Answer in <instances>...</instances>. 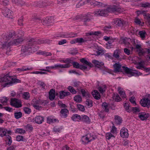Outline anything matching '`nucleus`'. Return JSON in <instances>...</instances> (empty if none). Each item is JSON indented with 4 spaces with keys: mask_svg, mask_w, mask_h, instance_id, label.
I'll return each instance as SVG.
<instances>
[{
    "mask_svg": "<svg viewBox=\"0 0 150 150\" xmlns=\"http://www.w3.org/2000/svg\"><path fill=\"white\" fill-rule=\"evenodd\" d=\"M122 68L127 74H130L132 76H134L136 74L135 72L133 71V70L132 69L129 68L127 67L122 66Z\"/></svg>",
    "mask_w": 150,
    "mask_h": 150,
    "instance_id": "21",
    "label": "nucleus"
},
{
    "mask_svg": "<svg viewBox=\"0 0 150 150\" xmlns=\"http://www.w3.org/2000/svg\"><path fill=\"white\" fill-rule=\"evenodd\" d=\"M37 53L38 55H43L45 56H48L52 55V54L51 52L45 51H39L37 52Z\"/></svg>",
    "mask_w": 150,
    "mask_h": 150,
    "instance_id": "28",
    "label": "nucleus"
},
{
    "mask_svg": "<svg viewBox=\"0 0 150 150\" xmlns=\"http://www.w3.org/2000/svg\"><path fill=\"white\" fill-rule=\"evenodd\" d=\"M37 44H35L34 42H33L32 45L29 46V51L30 52V54L35 52L36 51L37 49V47L35 46V45Z\"/></svg>",
    "mask_w": 150,
    "mask_h": 150,
    "instance_id": "26",
    "label": "nucleus"
},
{
    "mask_svg": "<svg viewBox=\"0 0 150 150\" xmlns=\"http://www.w3.org/2000/svg\"><path fill=\"white\" fill-rule=\"evenodd\" d=\"M150 116L149 113L145 112H141L139 113L138 117L142 121L146 120Z\"/></svg>",
    "mask_w": 150,
    "mask_h": 150,
    "instance_id": "18",
    "label": "nucleus"
},
{
    "mask_svg": "<svg viewBox=\"0 0 150 150\" xmlns=\"http://www.w3.org/2000/svg\"><path fill=\"white\" fill-rule=\"evenodd\" d=\"M74 100L79 103H81L82 101V98L81 96L79 95L75 96L74 98Z\"/></svg>",
    "mask_w": 150,
    "mask_h": 150,
    "instance_id": "39",
    "label": "nucleus"
},
{
    "mask_svg": "<svg viewBox=\"0 0 150 150\" xmlns=\"http://www.w3.org/2000/svg\"><path fill=\"white\" fill-rule=\"evenodd\" d=\"M10 105L16 108H21L22 106V105L20 101L17 99L12 98L11 100Z\"/></svg>",
    "mask_w": 150,
    "mask_h": 150,
    "instance_id": "12",
    "label": "nucleus"
},
{
    "mask_svg": "<svg viewBox=\"0 0 150 150\" xmlns=\"http://www.w3.org/2000/svg\"><path fill=\"white\" fill-rule=\"evenodd\" d=\"M106 138V139L109 140L112 137H115L110 132H108L107 133L105 134Z\"/></svg>",
    "mask_w": 150,
    "mask_h": 150,
    "instance_id": "58",
    "label": "nucleus"
},
{
    "mask_svg": "<svg viewBox=\"0 0 150 150\" xmlns=\"http://www.w3.org/2000/svg\"><path fill=\"white\" fill-rule=\"evenodd\" d=\"M80 61L81 63L84 64H86L90 68H91L94 67V65L95 67L98 68H100L102 66L104 65V64L102 62H100L96 60H93L92 61V62L93 63L92 64L90 62L88 61L85 58H83L80 59Z\"/></svg>",
    "mask_w": 150,
    "mask_h": 150,
    "instance_id": "5",
    "label": "nucleus"
},
{
    "mask_svg": "<svg viewBox=\"0 0 150 150\" xmlns=\"http://www.w3.org/2000/svg\"><path fill=\"white\" fill-rule=\"evenodd\" d=\"M122 42L126 46H129L130 45V42L131 41V39L126 38H125L122 40Z\"/></svg>",
    "mask_w": 150,
    "mask_h": 150,
    "instance_id": "34",
    "label": "nucleus"
},
{
    "mask_svg": "<svg viewBox=\"0 0 150 150\" xmlns=\"http://www.w3.org/2000/svg\"><path fill=\"white\" fill-rule=\"evenodd\" d=\"M124 107L125 110L128 112H131V109L132 107L129 105L128 103H125L124 104Z\"/></svg>",
    "mask_w": 150,
    "mask_h": 150,
    "instance_id": "48",
    "label": "nucleus"
},
{
    "mask_svg": "<svg viewBox=\"0 0 150 150\" xmlns=\"http://www.w3.org/2000/svg\"><path fill=\"white\" fill-rule=\"evenodd\" d=\"M43 103L40 99H34L31 102V105L36 109L40 110L42 108L41 105Z\"/></svg>",
    "mask_w": 150,
    "mask_h": 150,
    "instance_id": "11",
    "label": "nucleus"
},
{
    "mask_svg": "<svg viewBox=\"0 0 150 150\" xmlns=\"http://www.w3.org/2000/svg\"><path fill=\"white\" fill-rule=\"evenodd\" d=\"M7 129L4 128L3 127H0V136L1 137H3L5 136H6V131Z\"/></svg>",
    "mask_w": 150,
    "mask_h": 150,
    "instance_id": "29",
    "label": "nucleus"
},
{
    "mask_svg": "<svg viewBox=\"0 0 150 150\" xmlns=\"http://www.w3.org/2000/svg\"><path fill=\"white\" fill-rule=\"evenodd\" d=\"M41 23L44 25H49L52 23V20H50V18H47L45 20L41 21Z\"/></svg>",
    "mask_w": 150,
    "mask_h": 150,
    "instance_id": "27",
    "label": "nucleus"
},
{
    "mask_svg": "<svg viewBox=\"0 0 150 150\" xmlns=\"http://www.w3.org/2000/svg\"><path fill=\"white\" fill-rule=\"evenodd\" d=\"M0 82L5 83L3 84L4 87H9L12 84L15 83L21 82V81L18 79L13 78V76H10L8 74L0 77Z\"/></svg>",
    "mask_w": 150,
    "mask_h": 150,
    "instance_id": "4",
    "label": "nucleus"
},
{
    "mask_svg": "<svg viewBox=\"0 0 150 150\" xmlns=\"http://www.w3.org/2000/svg\"><path fill=\"white\" fill-rule=\"evenodd\" d=\"M20 37L19 35L16 34L13 31L3 34L1 36V47L3 49H8L13 45H17L21 44L24 39L19 38Z\"/></svg>",
    "mask_w": 150,
    "mask_h": 150,
    "instance_id": "1",
    "label": "nucleus"
},
{
    "mask_svg": "<svg viewBox=\"0 0 150 150\" xmlns=\"http://www.w3.org/2000/svg\"><path fill=\"white\" fill-rule=\"evenodd\" d=\"M139 34L142 39H144L145 38V35L146 34V33L145 31H141L139 32Z\"/></svg>",
    "mask_w": 150,
    "mask_h": 150,
    "instance_id": "47",
    "label": "nucleus"
},
{
    "mask_svg": "<svg viewBox=\"0 0 150 150\" xmlns=\"http://www.w3.org/2000/svg\"><path fill=\"white\" fill-rule=\"evenodd\" d=\"M141 6L144 8H150V3L148 2H145L141 4Z\"/></svg>",
    "mask_w": 150,
    "mask_h": 150,
    "instance_id": "57",
    "label": "nucleus"
},
{
    "mask_svg": "<svg viewBox=\"0 0 150 150\" xmlns=\"http://www.w3.org/2000/svg\"><path fill=\"white\" fill-rule=\"evenodd\" d=\"M18 33L17 34L16 33V34L19 35L20 36V38H22V36L24 35V32L22 30H18Z\"/></svg>",
    "mask_w": 150,
    "mask_h": 150,
    "instance_id": "60",
    "label": "nucleus"
},
{
    "mask_svg": "<svg viewBox=\"0 0 150 150\" xmlns=\"http://www.w3.org/2000/svg\"><path fill=\"white\" fill-rule=\"evenodd\" d=\"M132 111L134 113H137L140 112V110L139 108L138 107H132L131 108V111Z\"/></svg>",
    "mask_w": 150,
    "mask_h": 150,
    "instance_id": "46",
    "label": "nucleus"
},
{
    "mask_svg": "<svg viewBox=\"0 0 150 150\" xmlns=\"http://www.w3.org/2000/svg\"><path fill=\"white\" fill-rule=\"evenodd\" d=\"M136 48L137 50V52L139 56L146 55V56H150V50L147 48H142L141 46L139 44L136 45Z\"/></svg>",
    "mask_w": 150,
    "mask_h": 150,
    "instance_id": "7",
    "label": "nucleus"
},
{
    "mask_svg": "<svg viewBox=\"0 0 150 150\" xmlns=\"http://www.w3.org/2000/svg\"><path fill=\"white\" fill-rule=\"evenodd\" d=\"M134 20V21L135 23L137 25H139L142 26L144 24L143 23H142L140 19H139L137 17H136Z\"/></svg>",
    "mask_w": 150,
    "mask_h": 150,
    "instance_id": "56",
    "label": "nucleus"
},
{
    "mask_svg": "<svg viewBox=\"0 0 150 150\" xmlns=\"http://www.w3.org/2000/svg\"><path fill=\"white\" fill-rule=\"evenodd\" d=\"M80 1L78 3V4L76 5V7L78 8L79 6H82L84 5L85 4L87 3L90 2L91 5H93L94 6H97L99 7H103L105 6V5L100 2L96 1H90L88 0H79Z\"/></svg>",
    "mask_w": 150,
    "mask_h": 150,
    "instance_id": "6",
    "label": "nucleus"
},
{
    "mask_svg": "<svg viewBox=\"0 0 150 150\" xmlns=\"http://www.w3.org/2000/svg\"><path fill=\"white\" fill-rule=\"evenodd\" d=\"M77 107L79 110L81 111H84L85 110V108L84 106L81 104L78 105Z\"/></svg>",
    "mask_w": 150,
    "mask_h": 150,
    "instance_id": "64",
    "label": "nucleus"
},
{
    "mask_svg": "<svg viewBox=\"0 0 150 150\" xmlns=\"http://www.w3.org/2000/svg\"><path fill=\"white\" fill-rule=\"evenodd\" d=\"M23 98L25 100H28L30 98V95L28 92H24L23 93Z\"/></svg>",
    "mask_w": 150,
    "mask_h": 150,
    "instance_id": "43",
    "label": "nucleus"
},
{
    "mask_svg": "<svg viewBox=\"0 0 150 150\" xmlns=\"http://www.w3.org/2000/svg\"><path fill=\"white\" fill-rule=\"evenodd\" d=\"M121 53L120 50L119 49L116 50L114 52L113 56H119L120 55L122 56V55Z\"/></svg>",
    "mask_w": 150,
    "mask_h": 150,
    "instance_id": "51",
    "label": "nucleus"
},
{
    "mask_svg": "<svg viewBox=\"0 0 150 150\" xmlns=\"http://www.w3.org/2000/svg\"><path fill=\"white\" fill-rule=\"evenodd\" d=\"M77 43L81 44L83 43L86 42V40L84 39V38H76Z\"/></svg>",
    "mask_w": 150,
    "mask_h": 150,
    "instance_id": "42",
    "label": "nucleus"
},
{
    "mask_svg": "<svg viewBox=\"0 0 150 150\" xmlns=\"http://www.w3.org/2000/svg\"><path fill=\"white\" fill-rule=\"evenodd\" d=\"M13 1L18 6H22L25 4V2L21 0H13Z\"/></svg>",
    "mask_w": 150,
    "mask_h": 150,
    "instance_id": "33",
    "label": "nucleus"
},
{
    "mask_svg": "<svg viewBox=\"0 0 150 150\" xmlns=\"http://www.w3.org/2000/svg\"><path fill=\"white\" fill-rule=\"evenodd\" d=\"M16 140L18 141H22L23 142L26 141V139L23 138V137L21 135H18L16 138Z\"/></svg>",
    "mask_w": 150,
    "mask_h": 150,
    "instance_id": "50",
    "label": "nucleus"
},
{
    "mask_svg": "<svg viewBox=\"0 0 150 150\" xmlns=\"http://www.w3.org/2000/svg\"><path fill=\"white\" fill-rule=\"evenodd\" d=\"M25 128L27 131H28L30 132L33 130V127L31 125L28 124L25 126Z\"/></svg>",
    "mask_w": 150,
    "mask_h": 150,
    "instance_id": "55",
    "label": "nucleus"
},
{
    "mask_svg": "<svg viewBox=\"0 0 150 150\" xmlns=\"http://www.w3.org/2000/svg\"><path fill=\"white\" fill-rule=\"evenodd\" d=\"M112 23L117 26L122 28L125 25V22L122 19L119 18H116L113 20Z\"/></svg>",
    "mask_w": 150,
    "mask_h": 150,
    "instance_id": "15",
    "label": "nucleus"
},
{
    "mask_svg": "<svg viewBox=\"0 0 150 150\" xmlns=\"http://www.w3.org/2000/svg\"><path fill=\"white\" fill-rule=\"evenodd\" d=\"M55 67H59L61 68H67L69 67L68 64H66L64 65H58L56 64L54 65Z\"/></svg>",
    "mask_w": 150,
    "mask_h": 150,
    "instance_id": "53",
    "label": "nucleus"
},
{
    "mask_svg": "<svg viewBox=\"0 0 150 150\" xmlns=\"http://www.w3.org/2000/svg\"><path fill=\"white\" fill-rule=\"evenodd\" d=\"M55 90L54 89H51L49 92V97L50 100H53L55 97Z\"/></svg>",
    "mask_w": 150,
    "mask_h": 150,
    "instance_id": "24",
    "label": "nucleus"
},
{
    "mask_svg": "<svg viewBox=\"0 0 150 150\" xmlns=\"http://www.w3.org/2000/svg\"><path fill=\"white\" fill-rule=\"evenodd\" d=\"M100 33L99 31H91L90 32L86 33V37L84 38V39L86 40L87 41H91L92 39V37H91L89 36V35H95L98 36Z\"/></svg>",
    "mask_w": 150,
    "mask_h": 150,
    "instance_id": "13",
    "label": "nucleus"
},
{
    "mask_svg": "<svg viewBox=\"0 0 150 150\" xmlns=\"http://www.w3.org/2000/svg\"><path fill=\"white\" fill-rule=\"evenodd\" d=\"M15 133H18L21 134H24L25 133V131L23 129L18 128L16 130Z\"/></svg>",
    "mask_w": 150,
    "mask_h": 150,
    "instance_id": "45",
    "label": "nucleus"
},
{
    "mask_svg": "<svg viewBox=\"0 0 150 150\" xmlns=\"http://www.w3.org/2000/svg\"><path fill=\"white\" fill-rule=\"evenodd\" d=\"M12 12L11 11L6 7H4L2 11V13L5 16L9 18H12Z\"/></svg>",
    "mask_w": 150,
    "mask_h": 150,
    "instance_id": "16",
    "label": "nucleus"
},
{
    "mask_svg": "<svg viewBox=\"0 0 150 150\" xmlns=\"http://www.w3.org/2000/svg\"><path fill=\"white\" fill-rule=\"evenodd\" d=\"M69 112V111L67 109L65 108L62 109L60 111V115L61 117L65 118L67 117Z\"/></svg>",
    "mask_w": 150,
    "mask_h": 150,
    "instance_id": "22",
    "label": "nucleus"
},
{
    "mask_svg": "<svg viewBox=\"0 0 150 150\" xmlns=\"http://www.w3.org/2000/svg\"><path fill=\"white\" fill-rule=\"evenodd\" d=\"M81 91L83 97L87 98L89 97L90 95V93L86 91L84 89H81Z\"/></svg>",
    "mask_w": 150,
    "mask_h": 150,
    "instance_id": "32",
    "label": "nucleus"
},
{
    "mask_svg": "<svg viewBox=\"0 0 150 150\" xmlns=\"http://www.w3.org/2000/svg\"><path fill=\"white\" fill-rule=\"evenodd\" d=\"M52 2L50 3L48 1L43 2L40 1L39 2H33L30 4L31 6L33 7H45L47 6H50L52 4Z\"/></svg>",
    "mask_w": 150,
    "mask_h": 150,
    "instance_id": "9",
    "label": "nucleus"
},
{
    "mask_svg": "<svg viewBox=\"0 0 150 150\" xmlns=\"http://www.w3.org/2000/svg\"><path fill=\"white\" fill-rule=\"evenodd\" d=\"M87 124H89L91 122L90 120L87 115H81V120Z\"/></svg>",
    "mask_w": 150,
    "mask_h": 150,
    "instance_id": "25",
    "label": "nucleus"
},
{
    "mask_svg": "<svg viewBox=\"0 0 150 150\" xmlns=\"http://www.w3.org/2000/svg\"><path fill=\"white\" fill-rule=\"evenodd\" d=\"M86 104L90 108L92 106V101L90 99H87L85 102Z\"/></svg>",
    "mask_w": 150,
    "mask_h": 150,
    "instance_id": "54",
    "label": "nucleus"
},
{
    "mask_svg": "<svg viewBox=\"0 0 150 150\" xmlns=\"http://www.w3.org/2000/svg\"><path fill=\"white\" fill-rule=\"evenodd\" d=\"M114 97L115 98V100L116 101L120 102V101L122 99L120 97L119 95L117 94H115Z\"/></svg>",
    "mask_w": 150,
    "mask_h": 150,
    "instance_id": "62",
    "label": "nucleus"
},
{
    "mask_svg": "<svg viewBox=\"0 0 150 150\" xmlns=\"http://www.w3.org/2000/svg\"><path fill=\"white\" fill-rule=\"evenodd\" d=\"M80 82L79 81L74 82L73 83V86L76 88L77 90H79L81 88L80 86Z\"/></svg>",
    "mask_w": 150,
    "mask_h": 150,
    "instance_id": "49",
    "label": "nucleus"
},
{
    "mask_svg": "<svg viewBox=\"0 0 150 150\" xmlns=\"http://www.w3.org/2000/svg\"><path fill=\"white\" fill-rule=\"evenodd\" d=\"M122 10L119 7L116 6L108 7L106 9L100 10L97 9L92 14H93L96 16H105L108 15L109 12L114 13L118 14L122 13Z\"/></svg>",
    "mask_w": 150,
    "mask_h": 150,
    "instance_id": "2",
    "label": "nucleus"
},
{
    "mask_svg": "<svg viewBox=\"0 0 150 150\" xmlns=\"http://www.w3.org/2000/svg\"><path fill=\"white\" fill-rule=\"evenodd\" d=\"M36 44H41L45 43V41L41 40L32 38L28 40V43L27 45L23 46L21 47V54L22 56L28 55L30 54L29 51V46L31 45L33 43Z\"/></svg>",
    "mask_w": 150,
    "mask_h": 150,
    "instance_id": "3",
    "label": "nucleus"
},
{
    "mask_svg": "<svg viewBox=\"0 0 150 150\" xmlns=\"http://www.w3.org/2000/svg\"><path fill=\"white\" fill-rule=\"evenodd\" d=\"M106 88V85H104L102 86L99 87L98 88V90L100 93H103L105 91Z\"/></svg>",
    "mask_w": 150,
    "mask_h": 150,
    "instance_id": "38",
    "label": "nucleus"
},
{
    "mask_svg": "<svg viewBox=\"0 0 150 150\" xmlns=\"http://www.w3.org/2000/svg\"><path fill=\"white\" fill-rule=\"evenodd\" d=\"M32 69H33L32 68H26V67L23 66L21 68L17 69V70L18 71H27V70H31Z\"/></svg>",
    "mask_w": 150,
    "mask_h": 150,
    "instance_id": "40",
    "label": "nucleus"
},
{
    "mask_svg": "<svg viewBox=\"0 0 150 150\" xmlns=\"http://www.w3.org/2000/svg\"><path fill=\"white\" fill-rule=\"evenodd\" d=\"M118 91L120 95L123 98H125L126 95L124 91L121 90L120 87L118 88Z\"/></svg>",
    "mask_w": 150,
    "mask_h": 150,
    "instance_id": "37",
    "label": "nucleus"
},
{
    "mask_svg": "<svg viewBox=\"0 0 150 150\" xmlns=\"http://www.w3.org/2000/svg\"><path fill=\"white\" fill-rule=\"evenodd\" d=\"M34 120L36 123L38 124H40L44 121V118L43 117L38 116H36L34 118Z\"/></svg>",
    "mask_w": 150,
    "mask_h": 150,
    "instance_id": "23",
    "label": "nucleus"
},
{
    "mask_svg": "<svg viewBox=\"0 0 150 150\" xmlns=\"http://www.w3.org/2000/svg\"><path fill=\"white\" fill-rule=\"evenodd\" d=\"M59 97L60 99H63L65 97V92L64 91H61L59 92Z\"/></svg>",
    "mask_w": 150,
    "mask_h": 150,
    "instance_id": "61",
    "label": "nucleus"
},
{
    "mask_svg": "<svg viewBox=\"0 0 150 150\" xmlns=\"http://www.w3.org/2000/svg\"><path fill=\"white\" fill-rule=\"evenodd\" d=\"M59 122V120L57 119L51 118L50 117H47V122L48 123L50 124L52 123L58 122Z\"/></svg>",
    "mask_w": 150,
    "mask_h": 150,
    "instance_id": "30",
    "label": "nucleus"
},
{
    "mask_svg": "<svg viewBox=\"0 0 150 150\" xmlns=\"http://www.w3.org/2000/svg\"><path fill=\"white\" fill-rule=\"evenodd\" d=\"M68 89L73 94H76V91L74 88L71 86H69L68 87Z\"/></svg>",
    "mask_w": 150,
    "mask_h": 150,
    "instance_id": "52",
    "label": "nucleus"
},
{
    "mask_svg": "<svg viewBox=\"0 0 150 150\" xmlns=\"http://www.w3.org/2000/svg\"><path fill=\"white\" fill-rule=\"evenodd\" d=\"M22 116V113L21 112H18L14 113L15 117L16 119L21 118Z\"/></svg>",
    "mask_w": 150,
    "mask_h": 150,
    "instance_id": "44",
    "label": "nucleus"
},
{
    "mask_svg": "<svg viewBox=\"0 0 150 150\" xmlns=\"http://www.w3.org/2000/svg\"><path fill=\"white\" fill-rule=\"evenodd\" d=\"M141 105L144 107L149 108L150 107V100L148 98L142 99L140 101Z\"/></svg>",
    "mask_w": 150,
    "mask_h": 150,
    "instance_id": "17",
    "label": "nucleus"
},
{
    "mask_svg": "<svg viewBox=\"0 0 150 150\" xmlns=\"http://www.w3.org/2000/svg\"><path fill=\"white\" fill-rule=\"evenodd\" d=\"M106 51L101 47H98L96 52L97 55H103L104 54L105 56H110L108 54L106 53Z\"/></svg>",
    "mask_w": 150,
    "mask_h": 150,
    "instance_id": "19",
    "label": "nucleus"
},
{
    "mask_svg": "<svg viewBox=\"0 0 150 150\" xmlns=\"http://www.w3.org/2000/svg\"><path fill=\"white\" fill-rule=\"evenodd\" d=\"M95 139V136L92 134L90 133L83 136L81 138V140L83 144H86Z\"/></svg>",
    "mask_w": 150,
    "mask_h": 150,
    "instance_id": "10",
    "label": "nucleus"
},
{
    "mask_svg": "<svg viewBox=\"0 0 150 150\" xmlns=\"http://www.w3.org/2000/svg\"><path fill=\"white\" fill-rule=\"evenodd\" d=\"M113 67L115 71L116 72H119L120 71L121 65L119 64L115 63Z\"/></svg>",
    "mask_w": 150,
    "mask_h": 150,
    "instance_id": "35",
    "label": "nucleus"
},
{
    "mask_svg": "<svg viewBox=\"0 0 150 150\" xmlns=\"http://www.w3.org/2000/svg\"><path fill=\"white\" fill-rule=\"evenodd\" d=\"M103 108L104 109V110L106 112H108L109 111V109L108 108V105L105 102L103 103L102 105Z\"/></svg>",
    "mask_w": 150,
    "mask_h": 150,
    "instance_id": "41",
    "label": "nucleus"
},
{
    "mask_svg": "<svg viewBox=\"0 0 150 150\" xmlns=\"http://www.w3.org/2000/svg\"><path fill=\"white\" fill-rule=\"evenodd\" d=\"M23 110L25 113L29 114L31 112V109L28 107L24 108Z\"/></svg>",
    "mask_w": 150,
    "mask_h": 150,
    "instance_id": "63",
    "label": "nucleus"
},
{
    "mask_svg": "<svg viewBox=\"0 0 150 150\" xmlns=\"http://www.w3.org/2000/svg\"><path fill=\"white\" fill-rule=\"evenodd\" d=\"M92 14L91 13H88L87 15L83 16L81 18V21L83 22V24L85 25H86L87 23L93 19V16L91 15Z\"/></svg>",
    "mask_w": 150,
    "mask_h": 150,
    "instance_id": "14",
    "label": "nucleus"
},
{
    "mask_svg": "<svg viewBox=\"0 0 150 150\" xmlns=\"http://www.w3.org/2000/svg\"><path fill=\"white\" fill-rule=\"evenodd\" d=\"M135 57H136V59L139 60L140 59V57H129V59H132V60L133 61V62L136 65V67L137 69H141L142 68H144V65L146 60H142L140 62H137L136 60H135Z\"/></svg>",
    "mask_w": 150,
    "mask_h": 150,
    "instance_id": "8",
    "label": "nucleus"
},
{
    "mask_svg": "<svg viewBox=\"0 0 150 150\" xmlns=\"http://www.w3.org/2000/svg\"><path fill=\"white\" fill-rule=\"evenodd\" d=\"M115 123L117 125H119L121 124L122 121L121 118L118 115L115 116Z\"/></svg>",
    "mask_w": 150,
    "mask_h": 150,
    "instance_id": "36",
    "label": "nucleus"
},
{
    "mask_svg": "<svg viewBox=\"0 0 150 150\" xmlns=\"http://www.w3.org/2000/svg\"><path fill=\"white\" fill-rule=\"evenodd\" d=\"M144 17L145 18L147 19L149 24L150 25V14L149 13H144Z\"/></svg>",
    "mask_w": 150,
    "mask_h": 150,
    "instance_id": "59",
    "label": "nucleus"
},
{
    "mask_svg": "<svg viewBox=\"0 0 150 150\" xmlns=\"http://www.w3.org/2000/svg\"><path fill=\"white\" fill-rule=\"evenodd\" d=\"M120 134L121 136L123 138H126L128 137V130L124 127L122 128L120 130Z\"/></svg>",
    "mask_w": 150,
    "mask_h": 150,
    "instance_id": "20",
    "label": "nucleus"
},
{
    "mask_svg": "<svg viewBox=\"0 0 150 150\" xmlns=\"http://www.w3.org/2000/svg\"><path fill=\"white\" fill-rule=\"evenodd\" d=\"M71 119L74 121H79V120H81V117L79 115L74 114L72 115Z\"/></svg>",
    "mask_w": 150,
    "mask_h": 150,
    "instance_id": "31",
    "label": "nucleus"
}]
</instances>
